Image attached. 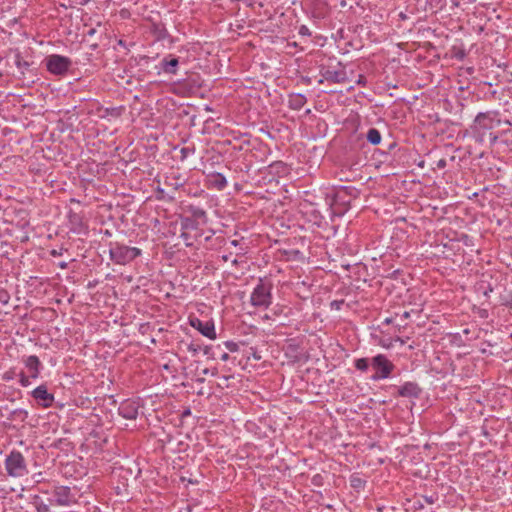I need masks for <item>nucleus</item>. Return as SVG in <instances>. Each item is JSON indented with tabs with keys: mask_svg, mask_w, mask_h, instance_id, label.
<instances>
[{
	"mask_svg": "<svg viewBox=\"0 0 512 512\" xmlns=\"http://www.w3.org/2000/svg\"><path fill=\"white\" fill-rule=\"evenodd\" d=\"M496 113H479L472 126V132L477 142L483 143L486 137L491 146H493L498 139V136L491 132L492 129L500 125V119H497Z\"/></svg>",
	"mask_w": 512,
	"mask_h": 512,
	"instance_id": "obj_1",
	"label": "nucleus"
},
{
	"mask_svg": "<svg viewBox=\"0 0 512 512\" xmlns=\"http://www.w3.org/2000/svg\"><path fill=\"white\" fill-rule=\"evenodd\" d=\"M141 249L129 247L119 242L109 243L110 260L117 265H126L140 256Z\"/></svg>",
	"mask_w": 512,
	"mask_h": 512,
	"instance_id": "obj_2",
	"label": "nucleus"
},
{
	"mask_svg": "<svg viewBox=\"0 0 512 512\" xmlns=\"http://www.w3.org/2000/svg\"><path fill=\"white\" fill-rule=\"evenodd\" d=\"M4 464L8 476L13 478H22L29 472L24 456L17 450H12L7 455Z\"/></svg>",
	"mask_w": 512,
	"mask_h": 512,
	"instance_id": "obj_3",
	"label": "nucleus"
},
{
	"mask_svg": "<svg viewBox=\"0 0 512 512\" xmlns=\"http://www.w3.org/2000/svg\"><path fill=\"white\" fill-rule=\"evenodd\" d=\"M271 290V283L259 279L250 296L251 305L256 308L267 309L272 304Z\"/></svg>",
	"mask_w": 512,
	"mask_h": 512,
	"instance_id": "obj_4",
	"label": "nucleus"
},
{
	"mask_svg": "<svg viewBox=\"0 0 512 512\" xmlns=\"http://www.w3.org/2000/svg\"><path fill=\"white\" fill-rule=\"evenodd\" d=\"M72 65V61L70 58L52 54L46 57L45 66L47 70L54 75H64Z\"/></svg>",
	"mask_w": 512,
	"mask_h": 512,
	"instance_id": "obj_5",
	"label": "nucleus"
},
{
	"mask_svg": "<svg viewBox=\"0 0 512 512\" xmlns=\"http://www.w3.org/2000/svg\"><path fill=\"white\" fill-rule=\"evenodd\" d=\"M372 366L376 373L371 376V380L379 381L390 376L394 369L393 363L383 354H378L372 358Z\"/></svg>",
	"mask_w": 512,
	"mask_h": 512,
	"instance_id": "obj_6",
	"label": "nucleus"
},
{
	"mask_svg": "<svg viewBox=\"0 0 512 512\" xmlns=\"http://www.w3.org/2000/svg\"><path fill=\"white\" fill-rule=\"evenodd\" d=\"M30 395L35 400L36 404L43 409L52 407L55 401L54 394L48 391L46 384L37 386L30 392Z\"/></svg>",
	"mask_w": 512,
	"mask_h": 512,
	"instance_id": "obj_7",
	"label": "nucleus"
},
{
	"mask_svg": "<svg viewBox=\"0 0 512 512\" xmlns=\"http://www.w3.org/2000/svg\"><path fill=\"white\" fill-rule=\"evenodd\" d=\"M338 66L341 67L338 70H333V69H330V68L322 69L321 70V76L323 77V79H320L319 83L320 84L323 83V80H326V81H329V82H332V83H344V82H346V80H347L346 71H345L344 67H342V64L340 62L338 63Z\"/></svg>",
	"mask_w": 512,
	"mask_h": 512,
	"instance_id": "obj_8",
	"label": "nucleus"
},
{
	"mask_svg": "<svg viewBox=\"0 0 512 512\" xmlns=\"http://www.w3.org/2000/svg\"><path fill=\"white\" fill-rule=\"evenodd\" d=\"M190 325L209 339H216L215 326L212 321L203 322L199 318H190Z\"/></svg>",
	"mask_w": 512,
	"mask_h": 512,
	"instance_id": "obj_9",
	"label": "nucleus"
},
{
	"mask_svg": "<svg viewBox=\"0 0 512 512\" xmlns=\"http://www.w3.org/2000/svg\"><path fill=\"white\" fill-rule=\"evenodd\" d=\"M138 410L139 404L130 399L123 401L118 408L119 415L128 420L136 419Z\"/></svg>",
	"mask_w": 512,
	"mask_h": 512,
	"instance_id": "obj_10",
	"label": "nucleus"
},
{
	"mask_svg": "<svg viewBox=\"0 0 512 512\" xmlns=\"http://www.w3.org/2000/svg\"><path fill=\"white\" fill-rule=\"evenodd\" d=\"M56 503L61 506L70 505L75 500V494L72 493L68 486H58L54 490Z\"/></svg>",
	"mask_w": 512,
	"mask_h": 512,
	"instance_id": "obj_11",
	"label": "nucleus"
},
{
	"mask_svg": "<svg viewBox=\"0 0 512 512\" xmlns=\"http://www.w3.org/2000/svg\"><path fill=\"white\" fill-rule=\"evenodd\" d=\"M25 367L28 369L30 377L37 379L40 376L42 363L36 355H30L23 359Z\"/></svg>",
	"mask_w": 512,
	"mask_h": 512,
	"instance_id": "obj_12",
	"label": "nucleus"
},
{
	"mask_svg": "<svg viewBox=\"0 0 512 512\" xmlns=\"http://www.w3.org/2000/svg\"><path fill=\"white\" fill-rule=\"evenodd\" d=\"M401 397L418 398L421 394V388L415 382H405L398 390Z\"/></svg>",
	"mask_w": 512,
	"mask_h": 512,
	"instance_id": "obj_13",
	"label": "nucleus"
},
{
	"mask_svg": "<svg viewBox=\"0 0 512 512\" xmlns=\"http://www.w3.org/2000/svg\"><path fill=\"white\" fill-rule=\"evenodd\" d=\"M208 183L212 188H215L217 190H223L227 186V180L226 177L219 172H213L207 176Z\"/></svg>",
	"mask_w": 512,
	"mask_h": 512,
	"instance_id": "obj_14",
	"label": "nucleus"
},
{
	"mask_svg": "<svg viewBox=\"0 0 512 512\" xmlns=\"http://www.w3.org/2000/svg\"><path fill=\"white\" fill-rule=\"evenodd\" d=\"M178 64L179 60L177 57L168 55L162 59L161 68L167 74H176Z\"/></svg>",
	"mask_w": 512,
	"mask_h": 512,
	"instance_id": "obj_15",
	"label": "nucleus"
},
{
	"mask_svg": "<svg viewBox=\"0 0 512 512\" xmlns=\"http://www.w3.org/2000/svg\"><path fill=\"white\" fill-rule=\"evenodd\" d=\"M307 98L300 93L291 94L289 96V107L293 110H300L306 104Z\"/></svg>",
	"mask_w": 512,
	"mask_h": 512,
	"instance_id": "obj_16",
	"label": "nucleus"
},
{
	"mask_svg": "<svg viewBox=\"0 0 512 512\" xmlns=\"http://www.w3.org/2000/svg\"><path fill=\"white\" fill-rule=\"evenodd\" d=\"M367 141L372 145H378L381 142L382 136L378 129L370 128L366 134Z\"/></svg>",
	"mask_w": 512,
	"mask_h": 512,
	"instance_id": "obj_17",
	"label": "nucleus"
},
{
	"mask_svg": "<svg viewBox=\"0 0 512 512\" xmlns=\"http://www.w3.org/2000/svg\"><path fill=\"white\" fill-rule=\"evenodd\" d=\"M189 211L192 215L193 220H201L202 223L207 222V214L202 208L191 206L189 208Z\"/></svg>",
	"mask_w": 512,
	"mask_h": 512,
	"instance_id": "obj_18",
	"label": "nucleus"
},
{
	"mask_svg": "<svg viewBox=\"0 0 512 512\" xmlns=\"http://www.w3.org/2000/svg\"><path fill=\"white\" fill-rule=\"evenodd\" d=\"M355 367L356 369L360 370V371H367L368 367H369V362H368V359L367 358H359V359H356L355 360Z\"/></svg>",
	"mask_w": 512,
	"mask_h": 512,
	"instance_id": "obj_19",
	"label": "nucleus"
},
{
	"mask_svg": "<svg viewBox=\"0 0 512 512\" xmlns=\"http://www.w3.org/2000/svg\"><path fill=\"white\" fill-rule=\"evenodd\" d=\"M195 153V147L194 146H187V147H182L180 149V154H181V160H185L186 158H188L190 155L194 154Z\"/></svg>",
	"mask_w": 512,
	"mask_h": 512,
	"instance_id": "obj_20",
	"label": "nucleus"
},
{
	"mask_svg": "<svg viewBox=\"0 0 512 512\" xmlns=\"http://www.w3.org/2000/svg\"><path fill=\"white\" fill-rule=\"evenodd\" d=\"M17 376L19 377V383L22 387H28L31 384L30 379L32 378L30 377V374L26 375L23 371H21L19 374H17Z\"/></svg>",
	"mask_w": 512,
	"mask_h": 512,
	"instance_id": "obj_21",
	"label": "nucleus"
},
{
	"mask_svg": "<svg viewBox=\"0 0 512 512\" xmlns=\"http://www.w3.org/2000/svg\"><path fill=\"white\" fill-rule=\"evenodd\" d=\"M231 245H233L234 247H238L239 246V251L236 252V255L237 256H243L246 254V251H247V247H243L242 246V240H232L230 242Z\"/></svg>",
	"mask_w": 512,
	"mask_h": 512,
	"instance_id": "obj_22",
	"label": "nucleus"
},
{
	"mask_svg": "<svg viewBox=\"0 0 512 512\" xmlns=\"http://www.w3.org/2000/svg\"><path fill=\"white\" fill-rule=\"evenodd\" d=\"M182 228L184 229H197V223L191 218H185L182 221Z\"/></svg>",
	"mask_w": 512,
	"mask_h": 512,
	"instance_id": "obj_23",
	"label": "nucleus"
},
{
	"mask_svg": "<svg viewBox=\"0 0 512 512\" xmlns=\"http://www.w3.org/2000/svg\"><path fill=\"white\" fill-rule=\"evenodd\" d=\"M16 376H17V373H16L15 369H9L2 374V379L4 381L8 382V381H12L13 379H15Z\"/></svg>",
	"mask_w": 512,
	"mask_h": 512,
	"instance_id": "obj_24",
	"label": "nucleus"
},
{
	"mask_svg": "<svg viewBox=\"0 0 512 512\" xmlns=\"http://www.w3.org/2000/svg\"><path fill=\"white\" fill-rule=\"evenodd\" d=\"M351 486L354 488H360L364 485V481L356 476H352L350 479Z\"/></svg>",
	"mask_w": 512,
	"mask_h": 512,
	"instance_id": "obj_25",
	"label": "nucleus"
},
{
	"mask_svg": "<svg viewBox=\"0 0 512 512\" xmlns=\"http://www.w3.org/2000/svg\"><path fill=\"white\" fill-rule=\"evenodd\" d=\"M9 300H10L9 293L4 289H0V303L6 305L9 303Z\"/></svg>",
	"mask_w": 512,
	"mask_h": 512,
	"instance_id": "obj_26",
	"label": "nucleus"
},
{
	"mask_svg": "<svg viewBox=\"0 0 512 512\" xmlns=\"http://www.w3.org/2000/svg\"><path fill=\"white\" fill-rule=\"evenodd\" d=\"M12 415L15 416V417H19L22 420H25L28 417V412L26 410H24V409H15L12 412Z\"/></svg>",
	"mask_w": 512,
	"mask_h": 512,
	"instance_id": "obj_27",
	"label": "nucleus"
},
{
	"mask_svg": "<svg viewBox=\"0 0 512 512\" xmlns=\"http://www.w3.org/2000/svg\"><path fill=\"white\" fill-rule=\"evenodd\" d=\"M224 345L230 352H237L239 349L238 344L234 341H226Z\"/></svg>",
	"mask_w": 512,
	"mask_h": 512,
	"instance_id": "obj_28",
	"label": "nucleus"
},
{
	"mask_svg": "<svg viewBox=\"0 0 512 512\" xmlns=\"http://www.w3.org/2000/svg\"><path fill=\"white\" fill-rule=\"evenodd\" d=\"M37 512H49V506L43 501H36Z\"/></svg>",
	"mask_w": 512,
	"mask_h": 512,
	"instance_id": "obj_29",
	"label": "nucleus"
},
{
	"mask_svg": "<svg viewBox=\"0 0 512 512\" xmlns=\"http://www.w3.org/2000/svg\"><path fill=\"white\" fill-rule=\"evenodd\" d=\"M343 304H344V300L343 299H341V300H333L330 303V307H331L332 310H340Z\"/></svg>",
	"mask_w": 512,
	"mask_h": 512,
	"instance_id": "obj_30",
	"label": "nucleus"
},
{
	"mask_svg": "<svg viewBox=\"0 0 512 512\" xmlns=\"http://www.w3.org/2000/svg\"><path fill=\"white\" fill-rule=\"evenodd\" d=\"M298 33L301 36H310L311 35V32H310L309 28L306 25H301L299 27Z\"/></svg>",
	"mask_w": 512,
	"mask_h": 512,
	"instance_id": "obj_31",
	"label": "nucleus"
},
{
	"mask_svg": "<svg viewBox=\"0 0 512 512\" xmlns=\"http://www.w3.org/2000/svg\"><path fill=\"white\" fill-rule=\"evenodd\" d=\"M285 254L288 256L289 259H296L298 256L301 255V252L299 250H291L289 252H285Z\"/></svg>",
	"mask_w": 512,
	"mask_h": 512,
	"instance_id": "obj_32",
	"label": "nucleus"
},
{
	"mask_svg": "<svg viewBox=\"0 0 512 512\" xmlns=\"http://www.w3.org/2000/svg\"><path fill=\"white\" fill-rule=\"evenodd\" d=\"M188 351L194 355L200 350V346L194 343H190L187 347Z\"/></svg>",
	"mask_w": 512,
	"mask_h": 512,
	"instance_id": "obj_33",
	"label": "nucleus"
},
{
	"mask_svg": "<svg viewBox=\"0 0 512 512\" xmlns=\"http://www.w3.org/2000/svg\"><path fill=\"white\" fill-rule=\"evenodd\" d=\"M323 477L320 474H316L312 478V483L316 486L322 485Z\"/></svg>",
	"mask_w": 512,
	"mask_h": 512,
	"instance_id": "obj_34",
	"label": "nucleus"
},
{
	"mask_svg": "<svg viewBox=\"0 0 512 512\" xmlns=\"http://www.w3.org/2000/svg\"><path fill=\"white\" fill-rule=\"evenodd\" d=\"M16 65L18 67H28L29 66L28 62L23 61L19 55H17V57H16Z\"/></svg>",
	"mask_w": 512,
	"mask_h": 512,
	"instance_id": "obj_35",
	"label": "nucleus"
},
{
	"mask_svg": "<svg viewBox=\"0 0 512 512\" xmlns=\"http://www.w3.org/2000/svg\"><path fill=\"white\" fill-rule=\"evenodd\" d=\"M210 373H211V375L215 376L217 374V370L214 369V370L210 371V369H208V368H205L202 370V375H208Z\"/></svg>",
	"mask_w": 512,
	"mask_h": 512,
	"instance_id": "obj_36",
	"label": "nucleus"
},
{
	"mask_svg": "<svg viewBox=\"0 0 512 512\" xmlns=\"http://www.w3.org/2000/svg\"><path fill=\"white\" fill-rule=\"evenodd\" d=\"M107 112L110 113L111 115H115V116H119L120 115V112H119L118 108L107 109Z\"/></svg>",
	"mask_w": 512,
	"mask_h": 512,
	"instance_id": "obj_37",
	"label": "nucleus"
},
{
	"mask_svg": "<svg viewBox=\"0 0 512 512\" xmlns=\"http://www.w3.org/2000/svg\"><path fill=\"white\" fill-rule=\"evenodd\" d=\"M181 238L184 240V241H188L189 240V234L187 232H182L181 233ZM186 245L187 246H191L190 243L186 242Z\"/></svg>",
	"mask_w": 512,
	"mask_h": 512,
	"instance_id": "obj_38",
	"label": "nucleus"
},
{
	"mask_svg": "<svg viewBox=\"0 0 512 512\" xmlns=\"http://www.w3.org/2000/svg\"><path fill=\"white\" fill-rule=\"evenodd\" d=\"M446 166V160L445 159H440L438 162H437V167L438 168H444Z\"/></svg>",
	"mask_w": 512,
	"mask_h": 512,
	"instance_id": "obj_39",
	"label": "nucleus"
},
{
	"mask_svg": "<svg viewBox=\"0 0 512 512\" xmlns=\"http://www.w3.org/2000/svg\"><path fill=\"white\" fill-rule=\"evenodd\" d=\"M410 317V312L408 311H405L402 315H401V318L402 320H406Z\"/></svg>",
	"mask_w": 512,
	"mask_h": 512,
	"instance_id": "obj_40",
	"label": "nucleus"
},
{
	"mask_svg": "<svg viewBox=\"0 0 512 512\" xmlns=\"http://www.w3.org/2000/svg\"><path fill=\"white\" fill-rule=\"evenodd\" d=\"M61 254H62V252H61V251H57V250H55V249H53V250L51 251V255H52V256H54V257H56V256H60Z\"/></svg>",
	"mask_w": 512,
	"mask_h": 512,
	"instance_id": "obj_41",
	"label": "nucleus"
},
{
	"mask_svg": "<svg viewBox=\"0 0 512 512\" xmlns=\"http://www.w3.org/2000/svg\"><path fill=\"white\" fill-rule=\"evenodd\" d=\"M220 359L222 361H227L229 359V354L228 353H223L221 356H220Z\"/></svg>",
	"mask_w": 512,
	"mask_h": 512,
	"instance_id": "obj_42",
	"label": "nucleus"
},
{
	"mask_svg": "<svg viewBox=\"0 0 512 512\" xmlns=\"http://www.w3.org/2000/svg\"><path fill=\"white\" fill-rule=\"evenodd\" d=\"M95 33H96V29L95 28H91L90 30H88L87 35L88 36H93Z\"/></svg>",
	"mask_w": 512,
	"mask_h": 512,
	"instance_id": "obj_43",
	"label": "nucleus"
},
{
	"mask_svg": "<svg viewBox=\"0 0 512 512\" xmlns=\"http://www.w3.org/2000/svg\"><path fill=\"white\" fill-rule=\"evenodd\" d=\"M210 350H211V347H210V346H206V347L204 348V354H205V355H210Z\"/></svg>",
	"mask_w": 512,
	"mask_h": 512,
	"instance_id": "obj_44",
	"label": "nucleus"
},
{
	"mask_svg": "<svg viewBox=\"0 0 512 512\" xmlns=\"http://www.w3.org/2000/svg\"><path fill=\"white\" fill-rule=\"evenodd\" d=\"M59 267H60L61 269H65V268H67V263H66V262H60V263H59Z\"/></svg>",
	"mask_w": 512,
	"mask_h": 512,
	"instance_id": "obj_45",
	"label": "nucleus"
},
{
	"mask_svg": "<svg viewBox=\"0 0 512 512\" xmlns=\"http://www.w3.org/2000/svg\"><path fill=\"white\" fill-rule=\"evenodd\" d=\"M383 323H385V324L392 323V318H386Z\"/></svg>",
	"mask_w": 512,
	"mask_h": 512,
	"instance_id": "obj_46",
	"label": "nucleus"
},
{
	"mask_svg": "<svg viewBox=\"0 0 512 512\" xmlns=\"http://www.w3.org/2000/svg\"><path fill=\"white\" fill-rule=\"evenodd\" d=\"M118 44H119L120 46L126 47V43H125L123 40H119V41H118Z\"/></svg>",
	"mask_w": 512,
	"mask_h": 512,
	"instance_id": "obj_47",
	"label": "nucleus"
},
{
	"mask_svg": "<svg viewBox=\"0 0 512 512\" xmlns=\"http://www.w3.org/2000/svg\"><path fill=\"white\" fill-rule=\"evenodd\" d=\"M222 258H223L224 261H228L230 257H229V255H223Z\"/></svg>",
	"mask_w": 512,
	"mask_h": 512,
	"instance_id": "obj_48",
	"label": "nucleus"
},
{
	"mask_svg": "<svg viewBox=\"0 0 512 512\" xmlns=\"http://www.w3.org/2000/svg\"><path fill=\"white\" fill-rule=\"evenodd\" d=\"M232 264L233 265H237L238 264V260L237 259L232 260Z\"/></svg>",
	"mask_w": 512,
	"mask_h": 512,
	"instance_id": "obj_49",
	"label": "nucleus"
},
{
	"mask_svg": "<svg viewBox=\"0 0 512 512\" xmlns=\"http://www.w3.org/2000/svg\"><path fill=\"white\" fill-rule=\"evenodd\" d=\"M197 381L200 383H203L205 380H204V378H198Z\"/></svg>",
	"mask_w": 512,
	"mask_h": 512,
	"instance_id": "obj_50",
	"label": "nucleus"
},
{
	"mask_svg": "<svg viewBox=\"0 0 512 512\" xmlns=\"http://www.w3.org/2000/svg\"><path fill=\"white\" fill-rule=\"evenodd\" d=\"M105 234H106L107 236H111V233H110V231H109V230H106V231H105Z\"/></svg>",
	"mask_w": 512,
	"mask_h": 512,
	"instance_id": "obj_51",
	"label": "nucleus"
},
{
	"mask_svg": "<svg viewBox=\"0 0 512 512\" xmlns=\"http://www.w3.org/2000/svg\"><path fill=\"white\" fill-rule=\"evenodd\" d=\"M463 332H464L465 334H468V333H469V330H468V329H464V330H463Z\"/></svg>",
	"mask_w": 512,
	"mask_h": 512,
	"instance_id": "obj_52",
	"label": "nucleus"
}]
</instances>
